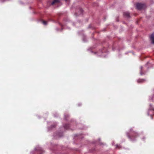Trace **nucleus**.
<instances>
[{
    "mask_svg": "<svg viewBox=\"0 0 154 154\" xmlns=\"http://www.w3.org/2000/svg\"><path fill=\"white\" fill-rule=\"evenodd\" d=\"M147 114L148 116H150L152 119V116L154 115V108L151 106V104L149 105V109Z\"/></svg>",
    "mask_w": 154,
    "mask_h": 154,
    "instance_id": "obj_1",
    "label": "nucleus"
},
{
    "mask_svg": "<svg viewBox=\"0 0 154 154\" xmlns=\"http://www.w3.org/2000/svg\"><path fill=\"white\" fill-rule=\"evenodd\" d=\"M60 0H54V1L51 3V5H54V3L58 2Z\"/></svg>",
    "mask_w": 154,
    "mask_h": 154,
    "instance_id": "obj_6",
    "label": "nucleus"
},
{
    "mask_svg": "<svg viewBox=\"0 0 154 154\" xmlns=\"http://www.w3.org/2000/svg\"><path fill=\"white\" fill-rule=\"evenodd\" d=\"M35 151L37 150L38 152H40L42 150V149L41 148H40L39 146H38L37 147H36L35 148Z\"/></svg>",
    "mask_w": 154,
    "mask_h": 154,
    "instance_id": "obj_5",
    "label": "nucleus"
},
{
    "mask_svg": "<svg viewBox=\"0 0 154 154\" xmlns=\"http://www.w3.org/2000/svg\"><path fill=\"white\" fill-rule=\"evenodd\" d=\"M67 2L68 1V0H65Z\"/></svg>",
    "mask_w": 154,
    "mask_h": 154,
    "instance_id": "obj_13",
    "label": "nucleus"
},
{
    "mask_svg": "<svg viewBox=\"0 0 154 154\" xmlns=\"http://www.w3.org/2000/svg\"><path fill=\"white\" fill-rule=\"evenodd\" d=\"M145 5L144 4L141 3H137L136 5V8L137 9L140 10L145 7Z\"/></svg>",
    "mask_w": 154,
    "mask_h": 154,
    "instance_id": "obj_2",
    "label": "nucleus"
},
{
    "mask_svg": "<svg viewBox=\"0 0 154 154\" xmlns=\"http://www.w3.org/2000/svg\"><path fill=\"white\" fill-rule=\"evenodd\" d=\"M83 40L84 41V42H85V41H86V40H85L84 39V38H83Z\"/></svg>",
    "mask_w": 154,
    "mask_h": 154,
    "instance_id": "obj_11",
    "label": "nucleus"
},
{
    "mask_svg": "<svg viewBox=\"0 0 154 154\" xmlns=\"http://www.w3.org/2000/svg\"><path fill=\"white\" fill-rule=\"evenodd\" d=\"M43 23L44 25H46L47 24V22L44 21H43Z\"/></svg>",
    "mask_w": 154,
    "mask_h": 154,
    "instance_id": "obj_9",
    "label": "nucleus"
},
{
    "mask_svg": "<svg viewBox=\"0 0 154 154\" xmlns=\"http://www.w3.org/2000/svg\"><path fill=\"white\" fill-rule=\"evenodd\" d=\"M128 138H130V136H129V135H128Z\"/></svg>",
    "mask_w": 154,
    "mask_h": 154,
    "instance_id": "obj_12",
    "label": "nucleus"
},
{
    "mask_svg": "<svg viewBox=\"0 0 154 154\" xmlns=\"http://www.w3.org/2000/svg\"><path fill=\"white\" fill-rule=\"evenodd\" d=\"M152 100H153V98H152Z\"/></svg>",
    "mask_w": 154,
    "mask_h": 154,
    "instance_id": "obj_15",
    "label": "nucleus"
},
{
    "mask_svg": "<svg viewBox=\"0 0 154 154\" xmlns=\"http://www.w3.org/2000/svg\"><path fill=\"white\" fill-rule=\"evenodd\" d=\"M124 15L126 17H130V14L128 12H125L124 13Z\"/></svg>",
    "mask_w": 154,
    "mask_h": 154,
    "instance_id": "obj_4",
    "label": "nucleus"
},
{
    "mask_svg": "<svg viewBox=\"0 0 154 154\" xmlns=\"http://www.w3.org/2000/svg\"><path fill=\"white\" fill-rule=\"evenodd\" d=\"M142 66H141L140 67V75H143L144 74V73H142Z\"/></svg>",
    "mask_w": 154,
    "mask_h": 154,
    "instance_id": "obj_8",
    "label": "nucleus"
},
{
    "mask_svg": "<svg viewBox=\"0 0 154 154\" xmlns=\"http://www.w3.org/2000/svg\"><path fill=\"white\" fill-rule=\"evenodd\" d=\"M116 148H118L119 147V146L118 145H116Z\"/></svg>",
    "mask_w": 154,
    "mask_h": 154,
    "instance_id": "obj_10",
    "label": "nucleus"
},
{
    "mask_svg": "<svg viewBox=\"0 0 154 154\" xmlns=\"http://www.w3.org/2000/svg\"><path fill=\"white\" fill-rule=\"evenodd\" d=\"M145 80L143 79H139L137 80V82L138 83H142L144 82Z\"/></svg>",
    "mask_w": 154,
    "mask_h": 154,
    "instance_id": "obj_7",
    "label": "nucleus"
},
{
    "mask_svg": "<svg viewBox=\"0 0 154 154\" xmlns=\"http://www.w3.org/2000/svg\"><path fill=\"white\" fill-rule=\"evenodd\" d=\"M148 63H149V62H147V64H148Z\"/></svg>",
    "mask_w": 154,
    "mask_h": 154,
    "instance_id": "obj_16",
    "label": "nucleus"
},
{
    "mask_svg": "<svg viewBox=\"0 0 154 154\" xmlns=\"http://www.w3.org/2000/svg\"><path fill=\"white\" fill-rule=\"evenodd\" d=\"M80 11H81V12H82V9H81V10H80Z\"/></svg>",
    "mask_w": 154,
    "mask_h": 154,
    "instance_id": "obj_14",
    "label": "nucleus"
},
{
    "mask_svg": "<svg viewBox=\"0 0 154 154\" xmlns=\"http://www.w3.org/2000/svg\"><path fill=\"white\" fill-rule=\"evenodd\" d=\"M150 38L152 43L154 44V33L151 35L150 36Z\"/></svg>",
    "mask_w": 154,
    "mask_h": 154,
    "instance_id": "obj_3",
    "label": "nucleus"
}]
</instances>
